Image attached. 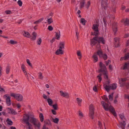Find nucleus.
Here are the masks:
<instances>
[{
	"label": "nucleus",
	"instance_id": "f257e3e1",
	"mask_svg": "<svg viewBox=\"0 0 129 129\" xmlns=\"http://www.w3.org/2000/svg\"><path fill=\"white\" fill-rule=\"evenodd\" d=\"M101 104L105 110L108 111L109 110L115 116H116L117 114L114 108L111 106H109V104H110V102L109 103L107 104L104 101H102Z\"/></svg>",
	"mask_w": 129,
	"mask_h": 129
},
{
	"label": "nucleus",
	"instance_id": "f03ea898",
	"mask_svg": "<svg viewBox=\"0 0 129 129\" xmlns=\"http://www.w3.org/2000/svg\"><path fill=\"white\" fill-rule=\"evenodd\" d=\"M29 121L36 128H40L41 124L39 121L34 117L32 116L30 117Z\"/></svg>",
	"mask_w": 129,
	"mask_h": 129
},
{
	"label": "nucleus",
	"instance_id": "7ed1b4c3",
	"mask_svg": "<svg viewBox=\"0 0 129 129\" xmlns=\"http://www.w3.org/2000/svg\"><path fill=\"white\" fill-rule=\"evenodd\" d=\"M96 24H93L92 27L94 32L93 33L92 32L91 34L93 36H97L98 34L99 33L98 27L99 26V24L97 21L96 22Z\"/></svg>",
	"mask_w": 129,
	"mask_h": 129
},
{
	"label": "nucleus",
	"instance_id": "20e7f679",
	"mask_svg": "<svg viewBox=\"0 0 129 129\" xmlns=\"http://www.w3.org/2000/svg\"><path fill=\"white\" fill-rule=\"evenodd\" d=\"M121 120L123 121L122 122H120V126L121 127L122 129H124L125 127L126 123L125 122L126 121V119L124 117V116L123 114H119V115Z\"/></svg>",
	"mask_w": 129,
	"mask_h": 129
},
{
	"label": "nucleus",
	"instance_id": "39448f33",
	"mask_svg": "<svg viewBox=\"0 0 129 129\" xmlns=\"http://www.w3.org/2000/svg\"><path fill=\"white\" fill-rule=\"evenodd\" d=\"M95 109L93 105L91 104L89 107V116L92 119L94 118V115Z\"/></svg>",
	"mask_w": 129,
	"mask_h": 129
},
{
	"label": "nucleus",
	"instance_id": "423d86ee",
	"mask_svg": "<svg viewBox=\"0 0 129 129\" xmlns=\"http://www.w3.org/2000/svg\"><path fill=\"white\" fill-rule=\"evenodd\" d=\"M44 124L43 126L42 129H47L48 128L47 126H52V123L49 119H47L45 120Z\"/></svg>",
	"mask_w": 129,
	"mask_h": 129
},
{
	"label": "nucleus",
	"instance_id": "0eeeda50",
	"mask_svg": "<svg viewBox=\"0 0 129 129\" xmlns=\"http://www.w3.org/2000/svg\"><path fill=\"white\" fill-rule=\"evenodd\" d=\"M99 66L100 69L99 70V73H100L102 72H103L107 71L105 66L102 62H100Z\"/></svg>",
	"mask_w": 129,
	"mask_h": 129
},
{
	"label": "nucleus",
	"instance_id": "6e6552de",
	"mask_svg": "<svg viewBox=\"0 0 129 129\" xmlns=\"http://www.w3.org/2000/svg\"><path fill=\"white\" fill-rule=\"evenodd\" d=\"M96 40H97V42L99 43H102L103 44H104L105 43V40L104 39L103 37H100L96 36Z\"/></svg>",
	"mask_w": 129,
	"mask_h": 129
},
{
	"label": "nucleus",
	"instance_id": "1a4fd4ad",
	"mask_svg": "<svg viewBox=\"0 0 129 129\" xmlns=\"http://www.w3.org/2000/svg\"><path fill=\"white\" fill-rule=\"evenodd\" d=\"M25 116H24L23 119V121L26 124L27 122H29V121L30 120V117H31L29 115L27 114H25Z\"/></svg>",
	"mask_w": 129,
	"mask_h": 129
},
{
	"label": "nucleus",
	"instance_id": "9d476101",
	"mask_svg": "<svg viewBox=\"0 0 129 129\" xmlns=\"http://www.w3.org/2000/svg\"><path fill=\"white\" fill-rule=\"evenodd\" d=\"M60 93V95L62 96L65 97L66 98H68L70 96L68 92H63L62 90H60L59 91Z\"/></svg>",
	"mask_w": 129,
	"mask_h": 129
},
{
	"label": "nucleus",
	"instance_id": "9b49d317",
	"mask_svg": "<svg viewBox=\"0 0 129 129\" xmlns=\"http://www.w3.org/2000/svg\"><path fill=\"white\" fill-rule=\"evenodd\" d=\"M108 80L107 81L106 83L104 85V87L106 91L108 92H109V89L108 88L110 85L109 84L110 83V81L108 79Z\"/></svg>",
	"mask_w": 129,
	"mask_h": 129
},
{
	"label": "nucleus",
	"instance_id": "f8f14e48",
	"mask_svg": "<svg viewBox=\"0 0 129 129\" xmlns=\"http://www.w3.org/2000/svg\"><path fill=\"white\" fill-rule=\"evenodd\" d=\"M65 42L64 41H60L58 46V48L61 49L64 48Z\"/></svg>",
	"mask_w": 129,
	"mask_h": 129
},
{
	"label": "nucleus",
	"instance_id": "ddd939ff",
	"mask_svg": "<svg viewBox=\"0 0 129 129\" xmlns=\"http://www.w3.org/2000/svg\"><path fill=\"white\" fill-rule=\"evenodd\" d=\"M121 22L123 23L126 26L128 25L129 24V19L127 18L123 19Z\"/></svg>",
	"mask_w": 129,
	"mask_h": 129
},
{
	"label": "nucleus",
	"instance_id": "4468645a",
	"mask_svg": "<svg viewBox=\"0 0 129 129\" xmlns=\"http://www.w3.org/2000/svg\"><path fill=\"white\" fill-rule=\"evenodd\" d=\"M112 29L113 32H114V34H116L117 31V24L116 23H114L112 25Z\"/></svg>",
	"mask_w": 129,
	"mask_h": 129
},
{
	"label": "nucleus",
	"instance_id": "2eb2a0df",
	"mask_svg": "<svg viewBox=\"0 0 129 129\" xmlns=\"http://www.w3.org/2000/svg\"><path fill=\"white\" fill-rule=\"evenodd\" d=\"M32 36H30V38L31 40L34 41L36 39L37 34L35 32H34L32 33Z\"/></svg>",
	"mask_w": 129,
	"mask_h": 129
},
{
	"label": "nucleus",
	"instance_id": "dca6fc26",
	"mask_svg": "<svg viewBox=\"0 0 129 129\" xmlns=\"http://www.w3.org/2000/svg\"><path fill=\"white\" fill-rule=\"evenodd\" d=\"M117 87L116 84H113L110 85L108 88L109 89V91L110 89L115 90L116 89Z\"/></svg>",
	"mask_w": 129,
	"mask_h": 129
},
{
	"label": "nucleus",
	"instance_id": "f3484780",
	"mask_svg": "<svg viewBox=\"0 0 129 129\" xmlns=\"http://www.w3.org/2000/svg\"><path fill=\"white\" fill-rule=\"evenodd\" d=\"M96 38V36L91 39V45H94L96 43L97 40Z\"/></svg>",
	"mask_w": 129,
	"mask_h": 129
},
{
	"label": "nucleus",
	"instance_id": "a211bd4d",
	"mask_svg": "<svg viewBox=\"0 0 129 129\" xmlns=\"http://www.w3.org/2000/svg\"><path fill=\"white\" fill-rule=\"evenodd\" d=\"M92 58L93 59V61L94 63L97 62L98 61V58L97 55L96 53L94 54L92 56Z\"/></svg>",
	"mask_w": 129,
	"mask_h": 129
},
{
	"label": "nucleus",
	"instance_id": "6ab92c4d",
	"mask_svg": "<svg viewBox=\"0 0 129 129\" xmlns=\"http://www.w3.org/2000/svg\"><path fill=\"white\" fill-rule=\"evenodd\" d=\"M63 53V51L61 49L59 48L55 52V54L57 55H59L60 54H62Z\"/></svg>",
	"mask_w": 129,
	"mask_h": 129
},
{
	"label": "nucleus",
	"instance_id": "aec40b11",
	"mask_svg": "<svg viewBox=\"0 0 129 129\" xmlns=\"http://www.w3.org/2000/svg\"><path fill=\"white\" fill-rule=\"evenodd\" d=\"M23 32L24 33L23 35L24 37L28 38H30V34L28 32L24 30Z\"/></svg>",
	"mask_w": 129,
	"mask_h": 129
},
{
	"label": "nucleus",
	"instance_id": "412c9836",
	"mask_svg": "<svg viewBox=\"0 0 129 129\" xmlns=\"http://www.w3.org/2000/svg\"><path fill=\"white\" fill-rule=\"evenodd\" d=\"M6 103L8 106H10L11 105L10 97L9 96H8L6 98Z\"/></svg>",
	"mask_w": 129,
	"mask_h": 129
},
{
	"label": "nucleus",
	"instance_id": "4be33fe9",
	"mask_svg": "<svg viewBox=\"0 0 129 129\" xmlns=\"http://www.w3.org/2000/svg\"><path fill=\"white\" fill-rule=\"evenodd\" d=\"M16 99L18 101H21L22 100L23 96L21 95L18 94L17 97Z\"/></svg>",
	"mask_w": 129,
	"mask_h": 129
},
{
	"label": "nucleus",
	"instance_id": "5701e85b",
	"mask_svg": "<svg viewBox=\"0 0 129 129\" xmlns=\"http://www.w3.org/2000/svg\"><path fill=\"white\" fill-rule=\"evenodd\" d=\"M76 101L78 105L79 106H81V104L82 101V99L79 98H76Z\"/></svg>",
	"mask_w": 129,
	"mask_h": 129
},
{
	"label": "nucleus",
	"instance_id": "b1692460",
	"mask_svg": "<svg viewBox=\"0 0 129 129\" xmlns=\"http://www.w3.org/2000/svg\"><path fill=\"white\" fill-rule=\"evenodd\" d=\"M21 68L23 72L24 73L25 75H27V73L26 71H25V66L23 64H22L21 66Z\"/></svg>",
	"mask_w": 129,
	"mask_h": 129
},
{
	"label": "nucleus",
	"instance_id": "393cba45",
	"mask_svg": "<svg viewBox=\"0 0 129 129\" xmlns=\"http://www.w3.org/2000/svg\"><path fill=\"white\" fill-rule=\"evenodd\" d=\"M26 124V129H33L32 127V125L29 122H27Z\"/></svg>",
	"mask_w": 129,
	"mask_h": 129
},
{
	"label": "nucleus",
	"instance_id": "a878e982",
	"mask_svg": "<svg viewBox=\"0 0 129 129\" xmlns=\"http://www.w3.org/2000/svg\"><path fill=\"white\" fill-rule=\"evenodd\" d=\"M97 55H98L100 57H102L103 55V52L101 50H99L97 52Z\"/></svg>",
	"mask_w": 129,
	"mask_h": 129
},
{
	"label": "nucleus",
	"instance_id": "bb28decb",
	"mask_svg": "<svg viewBox=\"0 0 129 129\" xmlns=\"http://www.w3.org/2000/svg\"><path fill=\"white\" fill-rule=\"evenodd\" d=\"M55 33L56 39L58 40H59L60 36V31H59V33L55 32Z\"/></svg>",
	"mask_w": 129,
	"mask_h": 129
},
{
	"label": "nucleus",
	"instance_id": "cd10ccee",
	"mask_svg": "<svg viewBox=\"0 0 129 129\" xmlns=\"http://www.w3.org/2000/svg\"><path fill=\"white\" fill-rule=\"evenodd\" d=\"M47 101L49 105L51 106L53 104L52 100L51 99L48 98L47 99Z\"/></svg>",
	"mask_w": 129,
	"mask_h": 129
},
{
	"label": "nucleus",
	"instance_id": "c85d7f7f",
	"mask_svg": "<svg viewBox=\"0 0 129 129\" xmlns=\"http://www.w3.org/2000/svg\"><path fill=\"white\" fill-rule=\"evenodd\" d=\"M39 117L41 121V122H43L44 120V117L42 113H41L40 114Z\"/></svg>",
	"mask_w": 129,
	"mask_h": 129
},
{
	"label": "nucleus",
	"instance_id": "c756f323",
	"mask_svg": "<svg viewBox=\"0 0 129 129\" xmlns=\"http://www.w3.org/2000/svg\"><path fill=\"white\" fill-rule=\"evenodd\" d=\"M51 106L52 107L54 110H57L58 109V105L57 103H55L54 105H52Z\"/></svg>",
	"mask_w": 129,
	"mask_h": 129
},
{
	"label": "nucleus",
	"instance_id": "7c9ffc66",
	"mask_svg": "<svg viewBox=\"0 0 129 129\" xmlns=\"http://www.w3.org/2000/svg\"><path fill=\"white\" fill-rule=\"evenodd\" d=\"M53 122L55 123L58 124L59 121V119L57 118H52Z\"/></svg>",
	"mask_w": 129,
	"mask_h": 129
},
{
	"label": "nucleus",
	"instance_id": "2f4dec72",
	"mask_svg": "<svg viewBox=\"0 0 129 129\" xmlns=\"http://www.w3.org/2000/svg\"><path fill=\"white\" fill-rule=\"evenodd\" d=\"M86 22V21L85 20L84 18H81L80 20V22L82 23L83 25H85V23Z\"/></svg>",
	"mask_w": 129,
	"mask_h": 129
},
{
	"label": "nucleus",
	"instance_id": "473e14b6",
	"mask_svg": "<svg viewBox=\"0 0 129 129\" xmlns=\"http://www.w3.org/2000/svg\"><path fill=\"white\" fill-rule=\"evenodd\" d=\"M79 116L80 118H82L84 116V115L82 113L80 110L78 111Z\"/></svg>",
	"mask_w": 129,
	"mask_h": 129
},
{
	"label": "nucleus",
	"instance_id": "72a5a7b5",
	"mask_svg": "<svg viewBox=\"0 0 129 129\" xmlns=\"http://www.w3.org/2000/svg\"><path fill=\"white\" fill-rule=\"evenodd\" d=\"M38 78L39 79L42 80L43 79V76L42 75V74L41 72L39 73Z\"/></svg>",
	"mask_w": 129,
	"mask_h": 129
},
{
	"label": "nucleus",
	"instance_id": "f704fd0d",
	"mask_svg": "<svg viewBox=\"0 0 129 129\" xmlns=\"http://www.w3.org/2000/svg\"><path fill=\"white\" fill-rule=\"evenodd\" d=\"M107 71L103 72V74L104 75V77L105 79H108V76L107 74Z\"/></svg>",
	"mask_w": 129,
	"mask_h": 129
},
{
	"label": "nucleus",
	"instance_id": "c9c22d12",
	"mask_svg": "<svg viewBox=\"0 0 129 129\" xmlns=\"http://www.w3.org/2000/svg\"><path fill=\"white\" fill-rule=\"evenodd\" d=\"M85 4V2L84 1H81L80 2V8L81 9L84 6V5Z\"/></svg>",
	"mask_w": 129,
	"mask_h": 129
},
{
	"label": "nucleus",
	"instance_id": "e433bc0d",
	"mask_svg": "<svg viewBox=\"0 0 129 129\" xmlns=\"http://www.w3.org/2000/svg\"><path fill=\"white\" fill-rule=\"evenodd\" d=\"M10 68L9 66H7L6 68V72L7 74H8L10 71Z\"/></svg>",
	"mask_w": 129,
	"mask_h": 129
},
{
	"label": "nucleus",
	"instance_id": "4c0bfd02",
	"mask_svg": "<svg viewBox=\"0 0 129 129\" xmlns=\"http://www.w3.org/2000/svg\"><path fill=\"white\" fill-rule=\"evenodd\" d=\"M43 20V18H41L40 19L38 20L35 21L34 22V23L35 24H38L39 23L41 22H42V21Z\"/></svg>",
	"mask_w": 129,
	"mask_h": 129
},
{
	"label": "nucleus",
	"instance_id": "58836bf2",
	"mask_svg": "<svg viewBox=\"0 0 129 129\" xmlns=\"http://www.w3.org/2000/svg\"><path fill=\"white\" fill-rule=\"evenodd\" d=\"M47 21L48 23L49 24H50L53 22L52 19L51 18H50L47 20Z\"/></svg>",
	"mask_w": 129,
	"mask_h": 129
},
{
	"label": "nucleus",
	"instance_id": "ea45409f",
	"mask_svg": "<svg viewBox=\"0 0 129 129\" xmlns=\"http://www.w3.org/2000/svg\"><path fill=\"white\" fill-rule=\"evenodd\" d=\"M102 98L103 100H105L108 103H109V102L108 101V99L106 95H104V97H102Z\"/></svg>",
	"mask_w": 129,
	"mask_h": 129
},
{
	"label": "nucleus",
	"instance_id": "a19ab883",
	"mask_svg": "<svg viewBox=\"0 0 129 129\" xmlns=\"http://www.w3.org/2000/svg\"><path fill=\"white\" fill-rule=\"evenodd\" d=\"M10 43L11 44H16L17 43L16 41L11 40L10 41Z\"/></svg>",
	"mask_w": 129,
	"mask_h": 129
},
{
	"label": "nucleus",
	"instance_id": "79ce46f5",
	"mask_svg": "<svg viewBox=\"0 0 129 129\" xmlns=\"http://www.w3.org/2000/svg\"><path fill=\"white\" fill-rule=\"evenodd\" d=\"M7 121L8 122V124H9L10 125H12L13 122L10 119H9L8 118L7 120Z\"/></svg>",
	"mask_w": 129,
	"mask_h": 129
},
{
	"label": "nucleus",
	"instance_id": "37998d69",
	"mask_svg": "<svg viewBox=\"0 0 129 129\" xmlns=\"http://www.w3.org/2000/svg\"><path fill=\"white\" fill-rule=\"evenodd\" d=\"M42 42V40L41 38H39L38 39V40L37 41V44L40 45L41 44Z\"/></svg>",
	"mask_w": 129,
	"mask_h": 129
},
{
	"label": "nucleus",
	"instance_id": "c03bdc74",
	"mask_svg": "<svg viewBox=\"0 0 129 129\" xmlns=\"http://www.w3.org/2000/svg\"><path fill=\"white\" fill-rule=\"evenodd\" d=\"M76 54L78 56H82L81 51L80 50H78L77 51Z\"/></svg>",
	"mask_w": 129,
	"mask_h": 129
},
{
	"label": "nucleus",
	"instance_id": "a18cd8bd",
	"mask_svg": "<svg viewBox=\"0 0 129 129\" xmlns=\"http://www.w3.org/2000/svg\"><path fill=\"white\" fill-rule=\"evenodd\" d=\"M98 125L100 129H102V124L99 121H98Z\"/></svg>",
	"mask_w": 129,
	"mask_h": 129
},
{
	"label": "nucleus",
	"instance_id": "49530a36",
	"mask_svg": "<svg viewBox=\"0 0 129 129\" xmlns=\"http://www.w3.org/2000/svg\"><path fill=\"white\" fill-rule=\"evenodd\" d=\"M17 3L18 5L20 6L21 7L22 5V2L20 0H18L17 2Z\"/></svg>",
	"mask_w": 129,
	"mask_h": 129
},
{
	"label": "nucleus",
	"instance_id": "de8ad7c7",
	"mask_svg": "<svg viewBox=\"0 0 129 129\" xmlns=\"http://www.w3.org/2000/svg\"><path fill=\"white\" fill-rule=\"evenodd\" d=\"M17 95L18 94H15L14 93H11V96L14 97L15 98H16L17 97Z\"/></svg>",
	"mask_w": 129,
	"mask_h": 129
},
{
	"label": "nucleus",
	"instance_id": "09e8293b",
	"mask_svg": "<svg viewBox=\"0 0 129 129\" xmlns=\"http://www.w3.org/2000/svg\"><path fill=\"white\" fill-rule=\"evenodd\" d=\"M26 61L27 63L29 65V66H30L32 68V65L30 63L29 60L28 59H27L26 60Z\"/></svg>",
	"mask_w": 129,
	"mask_h": 129
},
{
	"label": "nucleus",
	"instance_id": "8fccbe9b",
	"mask_svg": "<svg viewBox=\"0 0 129 129\" xmlns=\"http://www.w3.org/2000/svg\"><path fill=\"white\" fill-rule=\"evenodd\" d=\"M102 57L105 60H106L107 58V56L106 54H103Z\"/></svg>",
	"mask_w": 129,
	"mask_h": 129
},
{
	"label": "nucleus",
	"instance_id": "3c124183",
	"mask_svg": "<svg viewBox=\"0 0 129 129\" xmlns=\"http://www.w3.org/2000/svg\"><path fill=\"white\" fill-rule=\"evenodd\" d=\"M5 13L7 14H11L12 12L10 10H7L5 11Z\"/></svg>",
	"mask_w": 129,
	"mask_h": 129
},
{
	"label": "nucleus",
	"instance_id": "603ef678",
	"mask_svg": "<svg viewBox=\"0 0 129 129\" xmlns=\"http://www.w3.org/2000/svg\"><path fill=\"white\" fill-rule=\"evenodd\" d=\"M125 59H127L129 58V53H128L125 55Z\"/></svg>",
	"mask_w": 129,
	"mask_h": 129
},
{
	"label": "nucleus",
	"instance_id": "864d4df0",
	"mask_svg": "<svg viewBox=\"0 0 129 129\" xmlns=\"http://www.w3.org/2000/svg\"><path fill=\"white\" fill-rule=\"evenodd\" d=\"M128 64L126 62L125 63V64L124 65V68L123 70H124L127 69V66Z\"/></svg>",
	"mask_w": 129,
	"mask_h": 129
},
{
	"label": "nucleus",
	"instance_id": "5fc2aeb1",
	"mask_svg": "<svg viewBox=\"0 0 129 129\" xmlns=\"http://www.w3.org/2000/svg\"><path fill=\"white\" fill-rule=\"evenodd\" d=\"M48 29L50 31H52L53 29V28L51 26H49L48 28Z\"/></svg>",
	"mask_w": 129,
	"mask_h": 129
},
{
	"label": "nucleus",
	"instance_id": "6e6d98bb",
	"mask_svg": "<svg viewBox=\"0 0 129 129\" xmlns=\"http://www.w3.org/2000/svg\"><path fill=\"white\" fill-rule=\"evenodd\" d=\"M97 78L98 79L99 82H101L102 80V78L101 77H100L99 76H97Z\"/></svg>",
	"mask_w": 129,
	"mask_h": 129
},
{
	"label": "nucleus",
	"instance_id": "4d7b16f0",
	"mask_svg": "<svg viewBox=\"0 0 129 129\" xmlns=\"http://www.w3.org/2000/svg\"><path fill=\"white\" fill-rule=\"evenodd\" d=\"M55 110H54L53 109H52L51 110V111L52 114L54 115H56V112Z\"/></svg>",
	"mask_w": 129,
	"mask_h": 129
},
{
	"label": "nucleus",
	"instance_id": "13d9d810",
	"mask_svg": "<svg viewBox=\"0 0 129 129\" xmlns=\"http://www.w3.org/2000/svg\"><path fill=\"white\" fill-rule=\"evenodd\" d=\"M115 41L116 42H118L119 41V38H114Z\"/></svg>",
	"mask_w": 129,
	"mask_h": 129
},
{
	"label": "nucleus",
	"instance_id": "bf43d9fd",
	"mask_svg": "<svg viewBox=\"0 0 129 129\" xmlns=\"http://www.w3.org/2000/svg\"><path fill=\"white\" fill-rule=\"evenodd\" d=\"M105 62L106 65L107 66L111 62V61L110 60H108V61H105Z\"/></svg>",
	"mask_w": 129,
	"mask_h": 129
},
{
	"label": "nucleus",
	"instance_id": "052dcab7",
	"mask_svg": "<svg viewBox=\"0 0 129 129\" xmlns=\"http://www.w3.org/2000/svg\"><path fill=\"white\" fill-rule=\"evenodd\" d=\"M103 21L104 23L105 26H106L107 25L106 21L104 18H103Z\"/></svg>",
	"mask_w": 129,
	"mask_h": 129
},
{
	"label": "nucleus",
	"instance_id": "680f3d73",
	"mask_svg": "<svg viewBox=\"0 0 129 129\" xmlns=\"http://www.w3.org/2000/svg\"><path fill=\"white\" fill-rule=\"evenodd\" d=\"M109 98L110 100L112 101L113 99V96L109 95Z\"/></svg>",
	"mask_w": 129,
	"mask_h": 129
},
{
	"label": "nucleus",
	"instance_id": "e2e57ef3",
	"mask_svg": "<svg viewBox=\"0 0 129 129\" xmlns=\"http://www.w3.org/2000/svg\"><path fill=\"white\" fill-rule=\"evenodd\" d=\"M93 90L95 92H97V89L96 87L95 86L93 87Z\"/></svg>",
	"mask_w": 129,
	"mask_h": 129
},
{
	"label": "nucleus",
	"instance_id": "0e129e2a",
	"mask_svg": "<svg viewBox=\"0 0 129 129\" xmlns=\"http://www.w3.org/2000/svg\"><path fill=\"white\" fill-rule=\"evenodd\" d=\"M11 113L12 114H16L15 111L14 110L12 109L11 110Z\"/></svg>",
	"mask_w": 129,
	"mask_h": 129
},
{
	"label": "nucleus",
	"instance_id": "69168bd1",
	"mask_svg": "<svg viewBox=\"0 0 129 129\" xmlns=\"http://www.w3.org/2000/svg\"><path fill=\"white\" fill-rule=\"evenodd\" d=\"M90 5V1H88L87 2V9H88Z\"/></svg>",
	"mask_w": 129,
	"mask_h": 129
},
{
	"label": "nucleus",
	"instance_id": "338daca9",
	"mask_svg": "<svg viewBox=\"0 0 129 129\" xmlns=\"http://www.w3.org/2000/svg\"><path fill=\"white\" fill-rule=\"evenodd\" d=\"M55 38H52V39L50 41V42L51 43H53L55 41Z\"/></svg>",
	"mask_w": 129,
	"mask_h": 129
},
{
	"label": "nucleus",
	"instance_id": "774afa93",
	"mask_svg": "<svg viewBox=\"0 0 129 129\" xmlns=\"http://www.w3.org/2000/svg\"><path fill=\"white\" fill-rule=\"evenodd\" d=\"M43 96L44 98L45 99H47L46 95L45 94H43Z\"/></svg>",
	"mask_w": 129,
	"mask_h": 129
}]
</instances>
